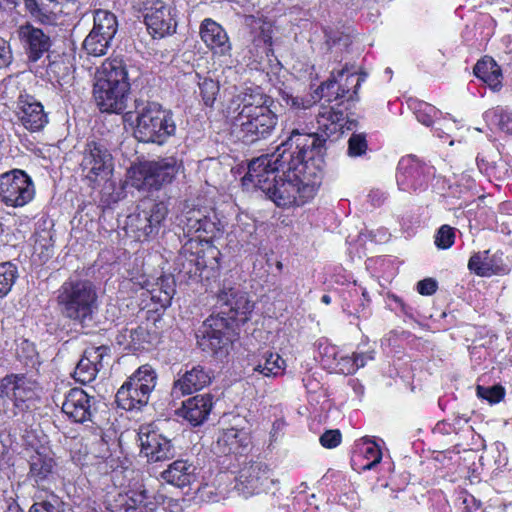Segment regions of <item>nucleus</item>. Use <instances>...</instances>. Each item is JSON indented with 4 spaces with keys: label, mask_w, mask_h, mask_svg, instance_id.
<instances>
[{
    "label": "nucleus",
    "mask_w": 512,
    "mask_h": 512,
    "mask_svg": "<svg viewBox=\"0 0 512 512\" xmlns=\"http://www.w3.org/2000/svg\"><path fill=\"white\" fill-rule=\"evenodd\" d=\"M320 140L313 135H301L294 129L288 138V145L295 146V157L273 178L264 193L278 207L300 206L314 197L321 178V169L315 165L314 151Z\"/></svg>",
    "instance_id": "nucleus-1"
},
{
    "label": "nucleus",
    "mask_w": 512,
    "mask_h": 512,
    "mask_svg": "<svg viewBox=\"0 0 512 512\" xmlns=\"http://www.w3.org/2000/svg\"><path fill=\"white\" fill-rule=\"evenodd\" d=\"M273 103L260 87H246L233 96L227 113L244 143L252 144L273 134L278 123V116L271 109Z\"/></svg>",
    "instance_id": "nucleus-2"
},
{
    "label": "nucleus",
    "mask_w": 512,
    "mask_h": 512,
    "mask_svg": "<svg viewBox=\"0 0 512 512\" xmlns=\"http://www.w3.org/2000/svg\"><path fill=\"white\" fill-rule=\"evenodd\" d=\"M127 66L120 57L106 59L97 69L93 96L102 112H123L130 93Z\"/></svg>",
    "instance_id": "nucleus-3"
},
{
    "label": "nucleus",
    "mask_w": 512,
    "mask_h": 512,
    "mask_svg": "<svg viewBox=\"0 0 512 512\" xmlns=\"http://www.w3.org/2000/svg\"><path fill=\"white\" fill-rule=\"evenodd\" d=\"M57 304L64 318L88 326L98 311L95 285L85 279H68L58 289Z\"/></svg>",
    "instance_id": "nucleus-4"
},
{
    "label": "nucleus",
    "mask_w": 512,
    "mask_h": 512,
    "mask_svg": "<svg viewBox=\"0 0 512 512\" xmlns=\"http://www.w3.org/2000/svg\"><path fill=\"white\" fill-rule=\"evenodd\" d=\"M182 168L175 157L140 162L128 169L127 183L139 191H158L172 183Z\"/></svg>",
    "instance_id": "nucleus-5"
},
{
    "label": "nucleus",
    "mask_w": 512,
    "mask_h": 512,
    "mask_svg": "<svg viewBox=\"0 0 512 512\" xmlns=\"http://www.w3.org/2000/svg\"><path fill=\"white\" fill-rule=\"evenodd\" d=\"M176 132L172 111L156 102H148L137 115L135 137L145 143L164 144Z\"/></svg>",
    "instance_id": "nucleus-6"
},
{
    "label": "nucleus",
    "mask_w": 512,
    "mask_h": 512,
    "mask_svg": "<svg viewBox=\"0 0 512 512\" xmlns=\"http://www.w3.org/2000/svg\"><path fill=\"white\" fill-rule=\"evenodd\" d=\"M295 154V146H289L287 139L274 153L261 155L249 163L242 185L247 189L254 187L264 192V186H269Z\"/></svg>",
    "instance_id": "nucleus-7"
},
{
    "label": "nucleus",
    "mask_w": 512,
    "mask_h": 512,
    "mask_svg": "<svg viewBox=\"0 0 512 512\" xmlns=\"http://www.w3.org/2000/svg\"><path fill=\"white\" fill-rule=\"evenodd\" d=\"M156 373L149 365L139 367L118 389L116 402L124 410H140L156 386Z\"/></svg>",
    "instance_id": "nucleus-8"
},
{
    "label": "nucleus",
    "mask_w": 512,
    "mask_h": 512,
    "mask_svg": "<svg viewBox=\"0 0 512 512\" xmlns=\"http://www.w3.org/2000/svg\"><path fill=\"white\" fill-rule=\"evenodd\" d=\"M234 332L235 327L230 320L220 314L211 315L197 330V345L202 351L222 358L229 352Z\"/></svg>",
    "instance_id": "nucleus-9"
},
{
    "label": "nucleus",
    "mask_w": 512,
    "mask_h": 512,
    "mask_svg": "<svg viewBox=\"0 0 512 512\" xmlns=\"http://www.w3.org/2000/svg\"><path fill=\"white\" fill-rule=\"evenodd\" d=\"M34 196V183L23 170L14 169L0 176V200L6 206L23 207L30 203Z\"/></svg>",
    "instance_id": "nucleus-10"
},
{
    "label": "nucleus",
    "mask_w": 512,
    "mask_h": 512,
    "mask_svg": "<svg viewBox=\"0 0 512 512\" xmlns=\"http://www.w3.org/2000/svg\"><path fill=\"white\" fill-rule=\"evenodd\" d=\"M168 214L164 202L150 204L127 216L126 233L138 241L148 240L158 233L161 223Z\"/></svg>",
    "instance_id": "nucleus-11"
},
{
    "label": "nucleus",
    "mask_w": 512,
    "mask_h": 512,
    "mask_svg": "<svg viewBox=\"0 0 512 512\" xmlns=\"http://www.w3.org/2000/svg\"><path fill=\"white\" fill-rule=\"evenodd\" d=\"M218 304L221 308L218 314L230 320L233 327L244 324L254 309V303L245 291L226 285L218 293Z\"/></svg>",
    "instance_id": "nucleus-12"
},
{
    "label": "nucleus",
    "mask_w": 512,
    "mask_h": 512,
    "mask_svg": "<svg viewBox=\"0 0 512 512\" xmlns=\"http://www.w3.org/2000/svg\"><path fill=\"white\" fill-rule=\"evenodd\" d=\"M316 123L318 132L314 133H301V135H313L316 136L321 144L314 151V158L321 155L323 144L327 138L334 137L338 139L345 130H352L356 123L353 120H348L344 116L342 111L335 110L330 106H322L316 116Z\"/></svg>",
    "instance_id": "nucleus-13"
},
{
    "label": "nucleus",
    "mask_w": 512,
    "mask_h": 512,
    "mask_svg": "<svg viewBox=\"0 0 512 512\" xmlns=\"http://www.w3.org/2000/svg\"><path fill=\"white\" fill-rule=\"evenodd\" d=\"M0 397H8L14 403L12 416L31 407L37 397V383L24 375H8L0 384Z\"/></svg>",
    "instance_id": "nucleus-14"
},
{
    "label": "nucleus",
    "mask_w": 512,
    "mask_h": 512,
    "mask_svg": "<svg viewBox=\"0 0 512 512\" xmlns=\"http://www.w3.org/2000/svg\"><path fill=\"white\" fill-rule=\"evenodd\" d=\"M81 168L88 180L95 182L107 178L113 171V157L101 143L90 141L83 151Z\"/></svg>",
    "instance_id": "nucleus-15"
},
{
    "label": "nucleus",
    "mask_w": 512,
    "mask_h": 512,
    "mask_svg": "<svg viewBox=\"0 0 512 512\" xmlns=\"http://www.w3.org/2000/svg\"><path fill=\"white\" fill-rule=\"evenodd\" d=\"M144 22L153 37L162 38L175 31L172 9L162 0H142Z\"/></svg>",
    "instance_id": "nucleus-16"
},
{
    "label": "nucleus",
    "mask_w": 512,
    "mask_h": 512,
    "mask_svg": "<svg viewBox=\"0 0 512 512\" xmlns=\"http://www.w3.org/2000/svg\"><path fill=\"white\" fill-rule=\"evenodd\" d=\"M199 36L215 59L227 62L231 58L232 43L226 30L218 22L205 18L200 24Z\"/></svg>",
    "instance_id": "nucleus-17"
},
{
    "label": "nucleus",
    "mask_w": 512,
    "mask_h": 512,
    "mask_svg": "<svg viewBox=\"0 0 512 512\" xmlns=\"http://www.w3.org/2000/svg\"><path fill=\"white\" fill-rule=\"evenodd\" d=\"M141 454L149 463L171 460L176 456V448L172 441L157 431L142 427L139 432Z\"/></svg>",
    "instance_id": "nucleus-18"
},
{
    "label": "nucleus",
    "mask_w": 512,
    "mask_h": 512,
    "mask_svg": "<svg viewBox=\"0 0 512 512\" xmlns=\"http://www.w3.org/2000/svg\"><path fill=\"white\" fill-rule=\"evenodd\" d=\"M270 481L268 467L260 462L245 465L235 478L234 489L242 496L249 497L259 493Z\"/></svg>",
    "instance_id": "nucleus-19"
},
{
    "label": "nucleus",
    "mask_w": 512,
    "mask_h": 512,
    "mask_svg": "<svg viewBox=\"0 0 512 512\" xmlns=\"http://www.w3.org/2000/svg\"><path fill=\"white\" fill-rule=\"evenodd\" d=\"M109 357L110 349L107 346L87 348L75 367L74 379L82 384L92 382L104 368Z\"/></svg>",
    "instance_id": "nucleus-20"
},
{
    "label": "nucleus",
    "mask_w": 512,
    "mask_h": 512,
    "mask_svg": "<svg viewBox=\"0 0 512 512\" xmlns=\"http://www.w3.org/2000/svg\"><path fill=\"white\" fill-rule=\"evenodd\" d=\"M212 380V373L202 365H186L183 373L178 374L174 381L171 395L174 398H181L192 394L209 385Z\"/></svg>",
    "instance_id": "nucleus-21"
},
{
    "label": "nucleus",
    "mask_w": 512,
    "mask_h": 512,
    "mask_svg": "<svg viewBox=\"0 0 512 512\" xmlns=\"http://www.w3.org/2000/svg\"><path fill=\"white\" fill-rule=\"evenodd\" d=\"M18 37L30 62L40 60L52 45L50 35L29 23L19 27Z\"/></svg>",
    "instance_id": "nucleus-22"
},
{
    "label": "nucleus",
    "mask_w": 512,
    "mask_h": 512,
    "mask_svg": "<svg viewBox=\"0 0 512 512\" xmlns=\"http://www.w3.org/2000/svg\"><path fill=\"white\" fill-rule=\"evenodd\" d=\"M17 116L20 123L31 132L42 130L48 123L44 107L35 97L21 95L17 102Z\"/></svg>",
    "instance_id": "nucleus-23"
},
{
    "label": "nucleus",
    "mask_w": 512,
    "mask_h": 512,
    "mask_svg": "<svg viewBox=\"0 0 512 512\" xmlns=\"http://www.w3.org/2000/svg\"><path fill=\"white\" fill-rule=\"evenodd\" d=\"M136 284L146 291L145 294L150 297L154 304V310L165 309L171 305L176 292L175 281L172 276H161L155 281L142 276L141 280H138Z\"/></svg>",
    "instance_id": "nucleus-24"
},
{
    "label": "nucleus",
    "mask_w": 512,
    "mask_h": 512,
    "mask_svg": "<svg viewBox=\"0 0 512 512\" xmlns=\"http://www.w3.org/2000/svg\"><path fill=\"white\" fill-rule=\"evenodd\" d=\"M160 478L171 486L184 489L197 481V467L187 459H177L160 473Z\"/></svg>",
    "instance_id": "nucleus-25"
},
{
    "label": "nucleus",
    "mask_w": 512,
    "mask_h": 512,
    "mask_svg": "<svg viewBox=\"0 0 512 512\" xmlns=\"http://www.w3.org/2000/svg\"><path fill=\"white\" fill-rule=\"evenodd\" d=\"M92 400L93 397L89 396L84 390L73 388L65 396L62 411L72 421L83 423L90 420L92 416Z\"/></svg>",
    "instance_id": "nucleus-26"
},
{
    "label": "nucleus",
    "mask_w": 512,
    "mask_h": 512,
    "mask_svg": "<svg viewBox=\"0 0 512 512\" xmlns=\"http://www.w3.org/2000/svg\"><path fill=\"white\" fill-rule=\"evenodd\" d=\"M250 444L249 432L244 428L229 427L222 429L218 435L215 451L219 454H241Z\"/></svg>",
    "instance_id": "nucleus-27"
},
{
    "label": "nucleus",
    "mask_w": 512,
    "mask_h": 512,
    "mask_svg": "<svg viewBox=\"0 0 512 512\" xmlns=\"http://www.w3.org/2000/svg\"><path fill=\"white\" fill-rule=\"evenodd\" d=\"M399 188L403 191L421 189L427 182L423 167L412 158L400 160L396 173Z\"/></svg>",
    "instance_id": "nucleus-28"
},
{
    "label": "nucleus",
    "mask_w": 512,
    "mask_h": 512,
    "mask_svg": "<svg viewBox=\"0 0 512 512\" xmlns=\"http://www.w3.org/2000/svg\"><path fill=\"white\" fill-rule=\"evenodd\" d=\"M244 23L250 30L254 45L256 47L262 48V52L267 57L272 55V23L267 21L266 18H264V16L259 13L257 15H245Z\"/></svg>",
    "instance_id": "nucleus-29"
},
{
    "label": "nucleus",
    "mask_w": 512,
    "mask_h": 512,
    "mask_svg": "<svg viewBox=\"0 0 512 512\" xmlns=\"http://www.w3.org/2000/svg\"><path fill=\"white\" fill-rule=\"evenodd\" d=\"M213 407L211 394H200L183 402L178 415L186 419L193 426L202 424L209 416Z\"/></svg>",
    "instance_id": "nucleus-30"
},
{
    "label": "nucleus",
    "mask_w": 512,
    "mask_h": 512,
    "mask_svg": "<svg viewBox=\"0 0 512 512\" xmlns=\"http://www.w3.org/2000/svg\"><path fill=\"white\" fill-rule=\"evenodd\" d=\"M381 460L382 452L375 441L366 436L356 443L352 457V466L355 470H372Z\"/></svg>",
    "instance_id": "nucleus-31"
},
{
    "label": "nucleus",
    "mask_w": 512,
    "mask_h": 512,
    "mask_svg": "<svg viewBox=\"0 0 512 512\" xmlns=\"http://www.w3.org/2000/svg\"><path fill=\"white\" fill-rule=\"evenodd\" d=\"M162 499V495H153L144 485H139L126 493L122 506L126 512L137 509L140 512H152Z\"/></svg>",
    "instance_id": "nucleus-32"
},
{
    "label": "nucleus",
    "mask_w": 512,
    "mask_h": 512,
    "mask_svg": "<svg viewBox=\"0 0 512 512\" xmlns=\"http://www.w3.org/2000/svg\"><path fill=\"white\" fill-rule=\"evenodd\" d=\"M29 467V476L36 483L47 480L48 477L53 473L55 467V461L52 452L44 447L35 450L30 455Z\"/></svg>",
    "instance_id": "nucleus-33"
},
{
    "label": "nucleus",
    "mask_w": 512,
    "mask_h": 512,
    "mask_svg": "<svg viewBox=\"0 0 512 512\" xmlns=\"http://www.w3.org/2000/svg\"><path fill=\"white\" fill-rule=\"evenodd\" d=\"M286 369V361L276 352L264 351L258 357L254 371L264 377L276 378L282 376Z\"/></svg>",
    "instance_id": "nucleus-34"
},
{
    "label": "nucleus",
    "mask_w": 512,
    "mask_h": 512,
    "mask_svg": "<svg viewBox=\"0 0 512 512\" xmlns=\"http://www.w3.org/2000/svg\"><path fill=\"white\" fill-rule=\"evenodd\" d=\"M322 363L323 365L344 375L354 374L357 371V364L354 362L353 355L339 356L338 351L334 346L324 347Z\"/></svg>",
    "instance_id": "nucleus-35"
},
{
    "label": "nucleus",
    "mask_w": 512,
    "mask_h": 512,
    "mask_svg": "<svg viewBox=\"0 0 512 512\" xmlns=\"http://www.w3.org/2000/svg\"><path fill=\"white\" fill-rule=\"evenodd\" d=\"M474 74L493 90H498L501 87V69L490 57H485L476 63Z\"/></svg>",
    "instance_id": "nucleus-36"
},
{
    "label": "nucleus",
    "mask_w": 512,
    "mask_h": 512,
    "mask_svg": "<svg viewBox=\"0 0 512 512\" xmlns=\"http://www.w3.org/2000/svg\"><path fill=\"white\" fill-rule=\"evenodd\" d=\"M118 30V22L116 16L107 10H96L94 13V25L90 32H96L113 39Z\"/></svg>",
    "instance_id": "nucleus-37"
},
{
    "label": "nucleus",
    "mask_w": 512,
    "mask_h": 512,
    "mask_svg": "<svg viewBox=\"0 0 512 512\" xmlns=\"http://www.w3.org/2000/svg\"><path fill=\"white\" fill-rule=\"evenodd\" d=\"M468 268L481 277H489L497 274L500 270L494 264V260L489 256V251L476 253L469 259Z\"/></svg>",
    "instance_id": "nucleus-38"
},
{
    "label": "nucleus",
    "mask_w": 512,
    "mask_h": 512,
    "mask_svg": "<svg viewBox=\"0 0 512 512\" xmlns=\"http://www.w3.org/2000/svg\"><path fill=\"white\" fill-rule=\"evenodd\" d=\"M335 74L340 85L345 90H349L348 95H352V97L357 94L361 83L365 81L367 76L365 73L359 74L356 70H353V67L348 65Z\"/></svg>",
    "instance_id": "nucleus-39"
},
{
    "label": "nucleus",
    "mask_w": 512,
    "mask_h": 512,
    "mask_svg": "<svg viewBox=\"0 0 512 512\" xmlns=\"http://www.w3.org/2000/svg\"><path fill=\"white\" fill-rule=\"evenodd\" d=\"M222 233V225L218 220L216 214L214 212L206 215L203 213V217L201 220V228L199 229V233L197 239L204 241H212L215 238H218Z\"/></svg>",
    "instance_id": "nucleus-40"
},
{
    "label": "nucleus",
    "mask_w": 512,
    "mask_h": 512,
    "mask_svg": "<svg viewBox=\"0 0 512 512\" xmlns=\"http://www.w3.org/2000/svg\"><path fill=\"white\" fill-rule=\"evenodd\" d=\"M18 277L16 264L11 261L0 263V297H5L11 291Z\"/></svg>",
    "instance_id": "nucleus-41"
},
{
    "label": "nucleus",
    "mask_w": 512,
    "mask_h": 512,
    "mask_svg": "<svg viewBox=\"0 0 512 512\" xmlns=\"http://www.w3.org/2000/svg\"><path fill=\"white\" fill-rule=\"evenodd\" d=\"M112 40L96 32H90L83 42V48L88 55L99 57L107 53Z\"/></svg>",
    "instance_id": "nucleus-42"
},
{
    "label": "nucleus",
    "mask_w": 512,
    "mask_h": 512,
    "mask_svg": "<svg viewBox=\"0 0 512 512\" xmlns=\"http://www.w3.org/2000/svg\"><path fill=\"white\" fill-rule=\"evenodd\" d=\"M203 211L200 209H191L183 214L179 220V225L182 227L184 234L189 238H197L199 229L201 228V220Z\"/></svg>",
    "instance_id": "nucleus-43"
},
{
    "label": "nucleus",
    "mask_w": 512,
    "mask_h": 512,
    "mask_svg": "<svg viewBox=\"0 0 512 512\" xmlns=\"http://www.w3.org/2000/svg\"><path fill=\"white\" fill-rule=\"evenodd\" d=\"M410 107L413 109L416 119L425 126H430L440 114L436 107L424 101L414 100Z\"/></svg>",
    "instance_id": "nucleus-44"
},
{
    "label": "nucleus",
    "mask_w": 512,
    "mask_h": 512,
    "mask_svg": "<svg viewBox=\"0 0 512 512\" xmlns=\"http://www.w3.org/2000/svg\"><path fill=\"white\" fill-rule=\"evenodd\" d=\"M321 93L322 97L327 98L329 102L341 98L352 100V95H348L349 90H345L340 85L335 72H332L331 78L321 85Z\"/></svg>",
    "instance_id": "nucleus-45"
},
{
    "label": "nucleus",
    "mask_w": 512,
    "mask_h": 512,
    "mask_svg": "<svg viewBox=\"0 0 512 512\" xmlns=\"http://www.w3.org/2000/svg\"><path fill=\"white\" fill-rule=\"evenodd\" d=\"M487 122L495 123L498 127L512 135V112L504 111L502 109L489 110L484 115Z\"/></svg>",
    "instance_id": "nucleus-46"
},
{
    "label": "nucleus",
    "mask_w": 512,
    "mask_h": 512,
    "mask_svg": "<svg viewBox=\"0 0 512 512\" xmlns=\"http://www.w3.org/2000/svg\"><path fill=\"white\" fill-rule=\"evenodd\" d=\"M279 94L281 100L286 104V106H289L295 111L307 110L315 104V99L313 96H294L290 92L283 89L279 90Z\"/></svg>",
    "instance_id": "nucleus-47"
},
{
    "label": "nucleus",
    "mask_w": 512,
    "mask_h": 512,
    "mask_svg": "<svg viewBox=\"0 0 512 512\" xmlns=\"http://www.w3.org/2000/svg\"><path fill=\"white\" fill-rule=\"evenodd\" d=\"M198 85L204 104L212 107L219 93V83L211 78H200Z\"/></svg>",
    "instance_id": "nucleus-48"
},
{
    "label": "nucleus",
    "mask_w": 512,
    "mask_h": 512,
    "mask_svg": "<svg viewBox=\"0 0 512 512\" xmlns=\"http://www.w3.org/2000/svg\"><path fill=\"white\" fill-rule=\"evenodd\" d=\"M477 396L487 400L489 403H498L504 397V389L501 386L483 387L478 385L476 388Z\"/></svg>",
    "instance_id": "nucleus-49"
},
{
    "label": "nucleus",
    "mask_w": 512,
    "mask_h": 512,
    "mask_svg": "<svg viewBox=\"0 0 512 512\" xmlns=\"http://www.w3.org/2000/svg\"><path fill=\"white\" fill-rule=\"evenodd\" d=\"M367 147V141L363 134H353L348 141V154L351 157L362 156Z\"/></svg>",
    "instance_id": "nucleus-50"
},
{
    "label": "nucleus",
    "mask_w": 512,
    "mask_h": 512,
    "mask_svg": "<svg viewBox=\"0 0 512 512\" xmlns=\"http://www.w3.org/2000/svg\"><path fill=\"white\" fill-rule=\"evenodd\" d=\"M455 234L453 229L448 225H443L435 236V244L440 249H447L454 243Z\"/></svg>",
    "instance_id": "nucleus-51"
},
{
    "label": "nucleus",
    "mask_w": 512,
    "mask_h": 512,
    "mask_svg": "<svg viewBox=\"0 0 512 512\" xmlns=\"http://www.w3.org/2000/svg\"><path fill=\"white\" fill-rule=\"evenodd\" d=\"M29 512H63L57 499H47L35 502Z\"/></svg>",
    "instance_id": "nucleus-52"
},
{
    "label": "nucleus",
    "mask_w": 512,
    "mask_h": 512,
    "mask_svg": "<svg viewBox=\"0 0 512 512\" xmlns=\"http://www.w3.org/2000/svg\"><path fill=\"white\" fill-rule=\"evenodd\" d=\"M342 435L339 430H327L320 436V443L327 449L337 447L341 443Z\"/></svg>",
    "instance_id": "nucleus-53"
},
{
    "label": "nucleus",
    "mask_w": 512,
    "mask_h": 512,
    "mask_svg": "<svg viewBox=\"0 0 512 512\" xmlns=\"http://www.w3.org/2000/svg\"><path fill=\"white\" fill-rule=\"evenodd\" d=\"M13 61V52L8 40L0 36V69L10 66Z\"/></svg>",
    "instance_id": "nucleus-54"
},
{
    "label": "nucleus",
    "mask_w": 512,
    "mask_h": 512,
    "mask_svg": "<svg viewBox=\"0 0 512 512\" xmlns=\"http://www.w3.org/2000/svg\"><path fill=\"white\" fill-rule=\"evenodd\" d=\"M24 6L32 17L40 21H45L48 19L46 12L42 7H40L37 0H24Z\"/></svg>",
    "instance_id": "nucleus-55"
},
{
    "label": "nucleus",
    "mask_w": 512,
    "mask_h": 512,
    "mask_svg": "<svg viewBox=\"0 0 512 512\" xmlns=\"http://www.w3.org/2000/svg\"><path fill=\"white\" fill-rule=\"evenodd\" d=\"M437 282L432 278H426L417 283V291L421 295L429 296L436 292Z\"/></svg>",
    "instance_id": "nucleus-56"
},
{
    "label": "nucleus",
    "mask_w": 512,
    "mask_h": 512,
    "mask_svg": "<svg viewBox=\"0 0 512 512\" xmlns=\"http://www.w3.org/2000/svg\"><path fill=\"white\" fill-rule=\"evenodd\" d=\"M284 428L285 422L282 419L275 420L270 430V441L276 442L279 438H281L284 433Z\"/></svg>",
    "instance_id": "nucleus-57"
},
{
    "label": "nucleus",
    "mask_w": 512,
    "mask_h": 512,
    "mask_svg": "<svg viewBox=\"0 0 512 512\" xmlns=\"http://www.w3.org/2000/svg\"><path fill=\"white\" fill-rule=\"evenodd\" d=\"M355 364H357V370L364 367L368 361L374 359V354L372 351L368 352H355L352 354Z\"/></svg>",
    "instance_id": "nucleus-58"
},
{
    "label": "nucleus",
    "mask_w": 512,
    "mask_h": 512,
    "mask_svg": "<svg viewBox=\"0 0 512 512\" xmlns=\"http://www.w3.org/2000/svg\"><path fill=\"white\" fill-rule=\"evenodd\" d=\"M355 364H357V370L364 367L368 361L374 359V354L372 351L368 352H355L352 354Z\"/></svg>",
    "instance_id": "nucleus-59"
},
{
    "label": "nucleus",
    "mask_w": 512,
    "mask_h": 512,
    "mask_svg": "<svg viewBox=\"0 0 512 512\" xmlns=\"http://www.w3.org/2000/svg\"><path fill=\"white\" fill-rule=\"evenodd\" d=\"M463 504L465 505L463 512H477L480 509V502L471 495L463 499Z\"/></svg>",
    "instance_id": "nucleus-60"
},
{
    "label": "nucleus",
    "mask_w": 512,
    "mask_h": 512,
    "mask_svg": "<svg viewBox=\"0 0 512 512\" xmlns=\"http://www.w3.org/2000/svg\"><path fill=\"white\" fill-rule=\"evenodd\" d=\"M369 201L374 206H380L385 200V193L379 189H373L368 194Z\"/></svg>",
    "instance_id": "nucleus-61"
},
{
    "label": "nucleus",
    "mask_w": 512,
    "mask_h": 512,
    "mask_svg": "<svg viewBox=\"0 0 512 512\" xmlns=\"http://www.w3.org/2000/svg\"><path fill=\"white\" fill-rule=\"evenodd\" d=\"M451 126H452V124H451V123H448V122H444L443 124H440V123H439V126H437V127L434 129V134H435L438 138L442 139V138H444V134H445V135H448V133L444 131V128H445L446 130H450V129H451Z\"/></svg>",
    "instance_id": "nucleus-62"
},
{
    "label": "nucleus",
    "mask_w": 512,
    "mask_h": 512,
    "mask_svg": "<svg viewBox=\"0 0 512 512\" xmlns=\"http://www.w3.org/2000/svg\"><path fill=\"white\" fill-rule=\"evenodd\" d=\"M16 4V0H0V7L6 8Z\"/></svg>",
    "instance_id": "nucleus-63"
},
{
    "label": "nucleus",
    "mask_w": 512,
    "mask_h": 512,
    "mask_svg": "<svg viewBox=\"0 0 512 512\" xmlns=\"http://www.w3.org/2000/svg\"><path fill=\"white\" fill-rule=\"evenodd\" d=\"M321 302L324 303L325 305H329L331 303V297L327 294H324L321 297Z\"/></svg>",
    "instance_id": "nucleus-64"
}]
</instances>
